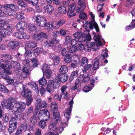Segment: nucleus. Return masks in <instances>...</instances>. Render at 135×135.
I'll return each instance as SVG.
<instances>
[{
    "mask_svg": "<svg viewBox=\"0 0 135 135\" xmlns=\"http://www.w3.org/2000/svg\"><path fill=\"white\" fill-rule=\"evenodd\" d=\"M43 50V48L41 47H38L35 49L34 51L35 54L36 53L37 55L41 53Z\"/></svg>",
    "mask_w": 135,
    "mask_h": 135,
    "instance_id": "nucleus-53",
    "label": "nucleus"
},
{
    "mask_svg": "<svg viewBox=\"0 0 135 135\" xmlns=\"http://www.w3.org/2000/svg\"><path fill=\"white\" fill-rule=\"evenodd\" d=\"M21 94L23 97L27 98L32 97V93L30 89L24 87Z\"/></svg>",
    "mask_w": 135,
    "mask_h": 135,
    "instance_id": "nucleus-16",
    "label": "nucleus"
},
{
    "mask_svg": "<svg viewBox=\"0 0 135 135\" xmlns=\"http://www.w3.org/2000/svg\"><path fill=\"white\" fill-rule=\"evenodd\" d=\"M31 60L32 66L33 67H37L38 63V60L35 58L32 59Z\"/></svg>",
    "mask_w": 135,
    "mask_h": 135,
    "instance_id": "nucleus-48",
    "label": "nucleus"
},
{
    "mask_svg": "<svg viewBox=\"0 0 135 135\" xmlns=\"http://www.w3.org/2000/svg\"><path fill=\"white\" fill-rule=\"evenodd\" d=\"M53 28L54 27L49 22L47 23H46L45 27V29L48 30V31H51L52 30Z\"/></svg>",
    "mask_w": 135,
    "mask_h": 135,
    "instance_id": "nucleus-36",
    "label": "nucleus"
},
{
    "mask_svg": "<svg viewBox=\"0 0 135 135\" xmlns=\"http://www.w3.org/2000/svg\"><path fill=\"white\" fill-rule=\"evenodd\" d=\"M45 9L47 12L50 14H51L54 11L53 7L50 4H48L44 7Z\"/></svg>",
    "mask_w": 135,
    "mask_h": 135,
    "instance_id": "nucleus-32",
    "label": "nucleus"
},
{
    "mask_svg": "<svg viewBox=\"0 0 135 135\" xmlns=\"http://www.w3.org/2000/svg\"><path fill=\"white\" fill-rule=\"evenodd\" d=\"M94 41L96 42V45L98 46H101L102 44H105V42L103 38L102 39L101 36L99 34H95L93 37Z\"/></svg>",
    "mask_w": 135,
    "mask_h": 135,
    "instance_id": "nucleus-13",
    "label": "nucleus"
},
{
    "mask_svg": "<svg viewBox=\"0 0 135 135\" xmlns=\"http://www.w3.org/2000/svg\"><path fill=\"white\" fill-rule=\"evenodd\" d=\"M88 59L86 57H83L82 58L81 61H80L79 64L80 66H83L85 64H88Z\"/></svg>",
    "mask_w": 135,
    "mask_h": 135,
    "instance_id": "nucleus-39",
    "label": "nucleus"
},
{
    "mask_svg": "<svg viewBox=\"0 0 135 135\" xmlns=\"http://www.w3.org/2000/svg\"><path fill=\"white\" fill-rule=\"evenodd\" d=\"M91 74V73L88 74L86 75H80L78 79H76L75 85L71 87V89L72 90H74L77 88L80 89L81 86H80L79 83L82 82H85L89 81L90 79V76Z\"/></svg>",
    "mask_w": 135,
    "mask_h": 135,
    "instance_id": "nucleus-3",
    "label": "nucleus"
},
{
    "mask_svg": "<svg viewBox=\"0 0 135 135\" xmlns=\"http://www.w3.org/2000/svg\"><path fill=\"white\" fill-rule=\"evenodd\" d=\"M87 17L86 14L84 12L80 13L79 15V18L82 19H86Z\"/></svg>",
    "mask_w": 135,
    "mask_h": 135,
    "instance_id": "nucleus-63",
    "label": "nucleus"
},
{
    "mask_svg": "<svg viewBox=\"0 0 135 135\" xmlns=\"http://www.w3.org/2000/svg\"><path fill=\"white\" fill-rule=\"evenodd\" d=\"M28 30L29 32L31 33H34L37 31L36 26L32 24L29 25Z\"/></svg>",
    "mask_w": 135,
    "mask_h": 135,
    "instance_id": "nucleus-31",
    "label": "nucleus"
},
{
    "mask_svg": "<svg viewBox=\"0 0 135 135\" xmlns=\"http://www.w3.org/2000/svg\"><path fill=\"white\" fill-rule=\"evenodd\" d=\"M33 109L32 107H30L29 108L26 112V114L23 115V119H27L32 114Z\"/></svg>",
    "mask_w": 135,
    "mask_h": 135,
    "instance_id": "nucleus-28",
    "label": "nucleus"
},
{
    "mask_svg": "<svg viewBox=\"0 0 135 135\" xmlns=\"http://www.w3.org/2000/svg\"><path fill=\"white\" fill-rule=\"evenodd\" d=\"M134 28H135V21L133 20L132 21L129 26L127 27L126 30L127 31H129L132 29Z\"/></svg>",
    "mask_w": 135,
    "mask_h": 135,
    "instance_id": "nucleus-42",
    "label": "nucleus"
},
{
    "mask_svg": "<svg viewBox=\"0 0 135 135\" xmlns=\"http://www.w3.org/2000/svg\"><path fill=\"white\" fill-rule=\"evenodd\" d=\"M9 126L8 130L10 134L12 133L17 128V122L9 123Z\"/></svg>",
    "mask_w": 135,
    "mask_h": 135,
    "instance_id": "nucleus-25",
    "label": "nucleus"
},
{
    "mask_svg": "<svg viewBox=\"0 0 135 135\" xmlns=\"http://www.w3.org/2000/svg\"><path fill=\"white\" fill-rule=\"evenodd\" d=\"M52 72L51 70L49 69L48 70H46L45 72H44V74L45 75L47 78L50 79L52 76Z\"/></svg>",
    "mask_w": 135,
    "mask_h": 135,
    "instance_id": "nucleus-40",
    "label": "nucleus"
},
{
    "mask_svg": "<svg viewBox=\"0 0 135 135\" xmlns=\"http://www.w3.org/2000/svg\"><path fill=\"white\" fill-rule=\"evenodd\" d=\"M49 57L52 59L54 65H57L59 62L60 57L53 53H51L49 55Z\"/></svg>",
    "mask_w": 135,
    "mask_h": 135,
    "instance_id": "nucleus-20",
    "label": "nucleus"
},
{
    "mask_svg": "<svg viewBox=\"0 0 135 135\" xmlns=\"http://www.w3.org/2000/svg\"><path fill=\"white\" fill-rule=\"evenodd\" d=\"M32 20L36 21L38 25L41 27L45 26L47 23V21L45 18L40 15L33 17Z\"/></svg>",
    "mask_w": 135,
    "mask_h": 135,
    "instance_id": "nucleus-9",
    "label": "nucleus"
},
{
    "mask_svg": "<svg viewBox=\"0 0 135 135\" xmlns=\"http://www.w3.org/2000/svg\"><path fill=\"white\" fill-rule=\"evenodd\" d=\"M46 125V122L43 120L40 121L39 123V126L42 129H43L44 128Z\"/></svg>",
    "mask_w": 135,
    "mask_h": 135,
    "instance_id": "nucleus-60",
    "label": "nucleus"
},
{
    "mask_svg": "<svg viewBox=\"0 0 135 135\" xmlns=\"http://www.w3.org/2000/svg\"><path fill=\"white\" fill-rule=\"evenodd\" d=\"M79 6L76 9V12L80 13L83 11L86 7V5L84 0H79L78 2Z\"/></svg>",
    "mask_w": 135,
    "mask_h": 135,
    "instance_id": "nucleus-15",
    "label": "nucleus"
},
{
    "mask_svg": "<svg viewBox=\"0 0 135 135\" xmlns=\"http://www.w3.org/2000/svg\"><path fill=\"white\" fill-rule=\"evenodd\" d=\"M58 43V41L56 39H53L51 41H47L44 44V46L46 47H52L55 45L56 44Z\"/></svg>",
    "mask_w": 135,
    "mask_h": 135,
    "instance_id": "nucleus-18",
    "label": "nucleus"
},
{
    "mask_svg": "<svg viewBox=\"0 0 135 135\" xmlns=\"http://www.w3.org/2000/svg\"><path fill=\"white\" fill-rule=\"evenodd\" d=\"M0 91L6 93L8 92V90L4 85H0Z\"/></svg>",
    "mask_w": 135,
    "mask_h": 135,
    "instance_id": "nucleus-59",
    "label": "nucleus"
},
{
    "mask_svg": "<svg viewBox=\"0 0 135 135\" xmlns=\"http://www.w3.org/2000/svg\"><path fill=\"white\" fill-rule=\"evenodd\" d=\"M92 66L91 64H88L84 65L83 68L82 69L83 72L84 73H86L87 71L90 69Z\"/></svg>",
    "mask_w": 135,
    "mask_h": 135,
    "instance_id": "nucleus-43",
    "label": "nucleus"
},
{
    "mask_svg": "<svg viewBox=\"0 0 135 135\" xmlns=\"http://www.w3.org/2000/svg\"><path fill=\"white\" fill-rule=\"evenodd\" d=\"M89 32L87 30H85L84 32V34L85 35V39L88 41H90L91 40V36L89 34Z\"/></svg>",
    "mask_w": 135,
    "mask_h": 135,
    "instance_id": "nucleus-50",
    "label": "nucleus"
},
{
    "mask_svg": "<svg viewBox=\"0 0 135 135\" xmlns=\"http://www.w3.org/2000/svg\"><path fill=\"white\" fill-rule=\"evenodd\" d=\"M23 31H20L18 32L14 33L13 35L15 37L19 38H22Z\"/></svg>",
    "mask_w": 135,
    "mask_h": 135,
    "instance_id": "nucleus-51",
    "label": "nucleus"
},
{
    "mask_svg": "<svg viewBox=\"0 0 135 135\" xmlns=\"http://www.w3.org/2000/svg\"><path fill=\"white\" fill-rule=\"evenodd\" d=\"M65 23V21L63 20H60L57 22L54 23V27L55 29L58 28L62 26Z\"/></svg>",
    "mask_w": 135,
    "mask_h": 135,
    "instance_id": "nucleus-27",
    "label": "nucleus"
},
{
    "mask_svg": "<svg viewBox=\"0 0 135 135\" xmlns=\"http://www.w3.org/2000/svg\"><path fill=\"white\" fill-rule=\"evenodd\" d=\"M98 59H96L95 61H94L93 66V69L95 70L98 68L99 66V62H98Z\"/></svg>",
    "mask_w": 135,
    "mask_h": 135,
    "instance_id": "nucleus-58",
    "label": "nucleus"
},
{
    "mask_svg": "<svg viewBox=\"0 0 135 135\" xmlns=\"http://www.w3.org/2000/svg\"><path fill=\"white\" fill-rule=\"evenodd\" d=\"M25 23V22L22 21L18 22L16 26V30L19 31H23Z\"/></svg>",
    "mask_w": 135,
    "mask_h": 135,
    "instance_id": "nucleus-22",
    "label": "nucleus"
},
{
    "mask_svg": "<svg viewBox=\"0 0 135 135\" xmlns=\"http://www.w3.org/2000/svg\"><path fill=\"white\" fill-rule=\"evenodd\" d=\"M26 105V104L24 102H17L13 98H11L8 99L4 104L6 108L9 109H19L22 111L25 109Z\"/></svg>",
    "mask_w": 135,
    "mask_h": 135,
    "instance_id": "nucleus-1",
    "label": "nucleus"
},
{
    "mask_svg": "<svg viewBox=\"0 0 135 135\" xmlns=\"http://www.w3.org/2000/svg\"><path fill=\"white\" fill-rule=\"evenodd\" d=\"M64 60L65 62L69 63L72 60V59L70 55L69 54L66 55L64 58Z\"/></svg>",
    "mask_w": 135,
    "mask_h": 135,
    "instance_id": "nucleus-49",
    "label": "nucleus"
},
{
    "mask_svg": "<svg viewBox=\"0 0 135 135\" xmlns=\"http://www.w3.org/2000/svg\"><path fill=\"white\" fill-rule=\"evenodd\" d=\"M69 33V31L64 28H61L59 31V33L62 36H65Z\"/></svg>",
    "mask_w": 135,
    "mask_h": 135,
    "instance_id": "nucleus-44",
    "label": "nucleus"
},
{
    "mask_svg": "<svg viewBox=\"0 0 135 135\" xmlns=\"http://www.w3.org/2000/svg\"><path fill=\"white\" fill-rule=\"evenodd\" d=\"M38 82L40 85L44 86L46 84L47 81L45 78L42 77L39 80Z\"/></svg>",
    "mask_w": 135,
    "mask_h": 135,
    "instance_id": "nucleus-47",
    "label": "nucleus"
},
{
    "mask_svg": "<svg viewBox=\"0 0 135 135\" xmlns=\"http://www.w3.org/2000/svg\"><path fill=\"white\" fill-rule=\"evenodd\" d=\"M30 121L33 124H35L37 122V119L36 118V117L35 115H33V116L31 117Z\"/></svg>",
    "mask_w": 135,
    "mask_h": 135,
    "instance_id": "nucleus-55",
    "label": "nucleus"
},
{
    "mask_svg": "<svg viewBox=\"0 0 135 135\" xmlns=\"http://www.w3.org/2000/svg\"><path fill=\"white\" fill-rule=\"evenodd\" d=\"M96 44L93 42H89L86 43L85 46V50L86 51L89 52L91 49L95 46Z\"/></svg>",
    "mask_w": 135,
    "mask_h": 135,
    "instance_id": "nucleus-24",
    "label": "nucleus"
},
{
    "mask_svg": "<svg viewBox=\"0 0 135 135\" xmlns=\"http://www.w3.org/2000/svg\"><path fill=\"white\" fill-rule=\"evenodd\" d=\"M36 44L33 41L29 42L27 44V46L31 48H33L36 46Z\"/></svg>",
    "mask_w": 135,
    "mask_h": 135,
    "instance_id": "nucleus-45",
    "label": "nucleus"
},
{
    "mask_svg": "<svg viewBox=\"0 0 135 135\" xmlns=\"http://www.w3.org/2000/svg\"><path fill=\"white\" fill-rule=\"evenodd\" d=\"M4 8L5 9L3 13L6 15L9 16H13L16 14L15 10L17 11L18 9V7L13 4H5Z\"/></svg>",
    "mask_w": 135,
    "mask_h": 135,
    "instance_id": "nucleus-4",
    "label": "nucleus"
},
{
    "mask_svg": "<svg viewBox=\"0 0 135 135\" xmlns=\"http://www.w3.org/2000/svg\"><path fill=\"white\" fill-rule=\"evenodd\" d=\"M67 15L69 17H72L75 15L74 11L68 10L67 12Z\"/></svg>",
    "mask_w": 135,
    "mask_h": 135,
    "instance_id": "nucleus-54",
    "label": "nucleus"
},
{
    "mask_svg": "<svg viewBox=\"0 0 135 135\" xmlns=\"http://www.w3.org/2000/svg\"><path fill=\"white\" fill-rule=\"evenodd\" d=\"M30 62V61L27 59L23 61L24 66L22 74V76L23 77H25L28 75L29 72L32 69Z\"/></svg>",
    "mask_w": 135,
    "mask_h": 135,
    "instance_id": "nucleus-7",
    "label": "nucleus"
},
{
    "mask_svg": "<svg viewBox=\"0 0 135 135\" xmlns=\"http://www.w3.org/2000/svg\"><path fill=\"white\" fill-rule=\"evenodd\" d=\"M2 72V78L3 79H6L8 78L7 76V71L5 70H3Z\"/></svg>",
    "mask_w": 135,
    "mask_h": 135,
    "instance_id": "nucleus-56",
    "label": "nucleus"
},
{
    "mask_svg": "<svg viewBox=\"0 0 135 135\" xmlns=\"http://www.w3.org/2000/svg\"><path fill=\"white\" fill-rule=\"evenodd\" d=\"M29 124L27 123L20 124L14 135H22L23 132L29 129Z\"/></svg>",
    "mask_w": 135,
    "mask_h": 135,
    "instance_id": "nucleus-10",
    "label": "nucleus"
},
{
    "mask_svg": "<svg viewBox=\"0 0 135 135\" xmlns=\"http://www.w3.org/2000/svg\"><path fill=\"white\" fill-rule=\"evenodd\" d=\"M73 104V100L72 99L69 102V105H70V106L66 109V111L64 113V116L66 118L67 122L69 119L70 117L71 113L73 107L72 105Z\"/></svg>",
    "mask_w": 135,
    "mask_h": 135,
    "instance_id": "nucleus-14",
    "label": "nucleus"
},
{
    "mask_svg": "<svg viewBox=\"0 0 135 135\" xmlns=\"http://www.w3.org/2000/svg\"><path fill=\"white\" fill-rule=\"evenodd\" d=\"M56 122L54 123H50L49 127V129L50 130L55 131L57 133H61L63 131L64 128H65V124L62 122H59L60 121H57L55 120Z\"/></svg>",
    "mask_w": 135,
    "mask_h": 135,
    "instance_id": "nucleus-2",
    "label": "nucleus"
},
{
    "mask_svg": "<svg viewBox=\"0 0 135 135\" xmlns=\"http://www.w3.org/2000/svg\"><path fill=\"white\" fill-rule=\"evenodd\" d=\"M27 100H26V104L28 105L29 106L31 102L32 101L33 99L32 97L26 98Z\"/></svg>",
    "mask_w": 135,
    "mask_h": 135,
    "instance_id": "nucleus-64",
    "label": "nucleus"
},
{
    "mask_svg": "<svg viewBox=\"0 0 135 135\" xmlns=\"http://www.w3.org/2000/svg\"><path fill=\"white\" fill-rule=\"evenodd\" d=\"M58 11L59 13L65 14L66 12V9L65 7L61 6L58 7Z\"/></svg>",
    "mask_w": 135,
    "mask_h": 135,
    "instance_id": "nucleus-35",
    "label": "nucleus"
},
{
    "mask_svg": "<svg viewBox=\"0 0 135 135\" xmlns=\"http://www.w3.org/2000/svg\"><path fill=\"white\" fill-rule=\"evenodd\" d=\"M26 85L29 86L32 89L35 90L37 94L38 93V87L37 85L35 82H30L27 84Z\"/></svg>",
    "mask_w": 135,
    "mask_h": 135,
    "instance_id": "nucleus-23",
    "label": "nucleus"
},
{
    "mask_svg": "<svg viewBox=\"0 0 135 135\" xmlns=\"http://www.w3.org/2000/svg\"><path fill=\"white\" fill-rule=\"evenodd\" d=\"M60 96L62 98H67L68 97V93L67 92H61L60 95Z\"/></svg>",
    "mask_w": 135,
    "mask_h": 135,
    "instance_id": "nucleus-57",
    "label": "nucleus"
},
{
    "mask_svg": "<svg viewBox=\"0 0 135 135\" xmlns=\"http://www.w3.org/2000/svg\"><path fill=\"white\" fill-rule=\"evenodd\" d=\"M55 79L63 83L67 81L68 79V77L65 74H58L55 76Z\"/></svg>",
    "mask_w": 135,
    "mask_h": 135,
    "instance_id": "nucleus-17",
    "label": "nucleus"
},
{
    "mask_svg": "<svg viewBox=\"0 0 135 135\" xmlns=\"http://www.w3.org/2000/svg\"><path fill=\"white\" fill-rule=\"evenodd\" d=\"M17 3L18 5L24 7L26 6V4L23 1L20 0H17Z\"/></svg>",
    "mask_w": 135,
    "mask_h": 135,
    "instance_id": "nucleus-61",
    "label": "nucleus"
},
{
    "mask_svg": "<svg viewBox=\"0 0 135 135\" xmlns=\"http://www.w3.org/2000/svg\"><path fill=\"white\" fill-rule=\"evenodd\" d=\"M41 69L43 74H44V71H45L46 70L50 69L49 66L48 65L46 64H44L42 66Z\"/></svg>",
    "mask_w": 135,
    "mask_h": 135,
    "instance_id": "nucleus-52",
    "label": "nucleus"
},
{
    "mask_svg": "<svg viewBox=\"0 0 135 135\" xmlns=\"http://www.w3.org/2000/svg\"><path fill=\"white\" fill-rule=\"evenodd\" d=\"M82 23L83 24V26L85 27V30L88 32H89L90 29H92L93 28H95L97 32L99 31L97 24L94 20L91 21L89 23H88V21H84Z\"/></svg>",
    "mask_w": 135,
    "mask_h": 135,
    "instance_id": "nucleus-5",
    "label": "nucleus"
},
{
    "mask_svg": "<svg viewBox=\"0 0 135 135\" xmlns=\"http://www.w3.org/2000/svg\"><path fill=\"white\" fill-rule=\"evenodd\" d=\"M38 117L40 120L48 121L50 119L49 112L46 109L40 111L38 115Z\"/></svg>",
    "mask_w": 135,
    "mask_h": 135,
    "instance_id": "nucleus-8",
    "label": "nucleus"
},
{
    "mask_svg": "<svg viewBox=\"0 0 135 135\" xmlns=\"http://www.w3.org/2000/svg\"><path fill=\"white\" fill-rule=\"evenodd\" d=\"M78 74V72L77 71H74L72 72L70 77V80L72 81L74 78H75L77 76Z\"/></svg>",
    "mask_w": 135,
    "mask_h": 135,
    "instance_id": "nucleus-41",
    "label": "nucleus"
},
{
    "mask_svg": "<svg viewBox=\"0 0 135 135\" xmlns=\"http://www.w3.org/2000/svg\"><path fill=\"white\" fill-rule=\"evenodd\" d=\"M68 71V68L65 65L62 66L59 70V73L61 74H65Z\"/></svg>",
    "mask_w": 135,
    "mask_h": 135,
    "instance_id": "nucleus-34",
    "label": "nucleus"
},
{
    "mask_svg": "<svg viewBox=\"0 0 135 135\" xmlns=\"http://www.w3.org/2000/svg\"><path fill=\"white\" fill-rule=\"evenodd\" d=\"M50 110L53 114V115L55 118V120L58 121L61 120L60 115L58 111L57 105L56 103L52 102L51 105Z\"/></svg>",
    "mask_w": 135,
    "mask_h": 135,
    "instance_id": "nucleus-6",
    "label": "nucleus"
},
{
    "mask_svg": "<svg viewBox=\"0 0 135 135\" xmlns=\"http://www.w3.org/2000/svg\"><path fill=\"white\" fill-rule=\"evenodd\" d=\"M108 56V53L104 50H103L101 55L100 56V60H103L107 57ZM100 60H99L100 61Z\"/></svg>",
    "mask_w": 135,
    "mask_h": 135,
    "instance_id": "nucleus-46",
    "label": "nucleus"
},
{
    "mask_svg": "<svg viewBox=\"0 0 135 135\" xmlns=\"http://www.w3.org/2000/svg\"><path fill=\"white\" fill-rule=\"evenodd\" d=\"M2 59L1 60V62L8 63V61L13 58L11 56L8 54H3L2 55Z\"/></svg>",
    "mask_w": 135,
    "mask_h": 135,
    "instance_id": "nucleus-21",
    "label": "nucleus"
},
{
    "mask_svg": "<svg viewBox=\"0 0 135 135\" xmlns=\"http://www.w3.org/2000/svg\"><path fill=\"white\" fill-rule=\"evenodd\" d=\"M36 106L37 109L46 107L47 104L46 101H41L40 96H38L36 99Z\"/></svg>",
    "mask_w": 135,
    "mask_h": 135,
    "instance_id": "nucleus-11",
    "label": "nucleus"
},
{
    "mask_svg": "<svg viewBox=\"0 0 135 135\" xmlns=\"http://www.w3.org/2000/svg\"><path fill=\"white\" fill-rule=\"evenodd\" d=\"M18 45L19 44L17 42L15 41H11L8 43V46L10 49H15Z\"/></svg>",
    "mask_w": 135,
    "mask_h": 135,
    "instance_id": "nucleus-30",
    "label": "nucleus"
},
{
    "mask_svg": "<svg viewBox=\"0 0 135 135\" xmlns=\"http://www.w3.org/2000/svg\"><path fill=\"white\" fill-rule=\"evenodd\" d=\"M68 52L72 53L74 52L77 50V47L75 46H73L72 47H68L67 48Z\"/></svg>",
    "mask_w": 135,
    "mask_h": 135,
    "instance_id": "nucleus-37",
    "label": "nucleus"
},
{
    "mask_svg": "<svg viewBox=\"0 0 135 135\" xmlns=\"http://www.w3.org/2000/svg\"><path fill=\"white\" fill-rule=\"evenodd\" d=\"M33 38L38 41L42 42L47 38L46 34L44 32H41L39 34H36L33 36Z\"/></svg>",
    "mask_w": 135,
    "mask_h": 135,
    "instance_id": "nucleus-12",
    "label": "nucleus"
},
{
    "mask_svg": "<svg viewBox=\"0 0 135 135\" xmlns=\"http://www.w3.org/2000/svg\"><path fill=\"white\" fill-rule=\"evenodd\" d=\"M54 81L53 80H50L48 83L46 91L50 93L51 91L52 87L54 86Z\"/></svg>",
    "mask_w": 135,
    "mask_h": 135,
    "instance_id": "nucleus-29",
    "label": "nucleus"
},
{
    "mask_svg": "<svg viewBox=\"0 0 135 135\" xmlns=\"http://www.w3.org/2000/svg\"><path fill=\"white\" fill-rule=\"evenodd\" d=\"M4 28L6 29V31H7V35H10L11 34L13 30V27L11 25H8L6 24H4Z\"/></svg>",
    "mask_w": 135,
    "mask_h": 135,
    "instance_id": "nucleus-26",
    "label": "nucleus"
},
{
    "mask_svg": "<svg viewBox=\"0 0 135 135\" xmlns=\"http://www.w3.org/2000/svg\"><path fill=\"white\" fill-rule=\"evenodd\" d=\"M4 22V21L0 20V34L3 36L4 35H7V31H6V29L4 28V24H2Z\"/></svg>",
    "mask_w": 135,
    "mask_h": 135,
    "instance_id": "nucleus-19",
    "label": "nucleus"
},
{
    "mask_svg": "<svg viewBox=\"0 0 135 135\" xmlns=\"http://www.w3.org/2000/svg\"><path fill=\"white\" fill-rule=\"evenodd\" d=\"M81 34L79 32H76L73 34V36L75 38H79L78 40L79 41V40L80 39V40H81L80 39L81 38V37H82L81 36Z\"/></svg>",
    "mask_w": 135,
    "mask_h": 135,
    "instance_id": "nucleus-62",
    "label": "nucleus"
},
{
    "mask_svg": "<svg viewBox=\"0 0 135 135\" xmlns=\"http://www.w3.org/2000/svg\"><path fill=\"white\" fill-rule=\"evenodd\" d=\"M12 110V111L15 112V116L16 118H18L19 119L21 118V115L22 111L19 109H10Z\"/></svg>",
    "mask_w": 135,
    "mask_h": 135,
    "instance_id": "nucleus-33",
    "label": "nucleus"
},
{
    "mask_svg": "<svg viewBox=\"0 0 135 135\" xmlns=\"http://www.w3.org/2000/svg\"><path fill=\"white\" fill-rule=\"evenodd\" d=\"M84 40H79L78 44V48L80 50H82L85 49V47H84V45L82 44L80 42L84 41Z\"/></svg>",
    "mask_w": 135,
    "mask_h": 135,
    "instance_id": "nucleus-38",
    "label": "nucleus"
}]
</instances>
